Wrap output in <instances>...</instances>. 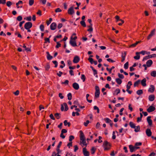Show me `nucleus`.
<instances>
[{"mask_svg": "<svg viewBox=\"0 0 156 156\" xmlns=\"http://www.w3.org/2000/svg\"><path fill=\"white\" fill-rule=\"evenodd\" d=\"M111 146V144L107 141H104L103 146L105 151H108L110 149Z\"/></svg>", "mask_w": 156, "mask_h": 156, "instance_id": "2", "label": "nucleus"}, {"mask_svg": "<svg viewBox=\"0 0 156 156\" xmlns=\"http://www.w3.org/2000/svg\"><path fill=\"white\" fill-rule=\"evenodd\" d=\"M146 80L145 78L143 79L141 81V85L144 87L146 86Z\"/></svg>", "mask_w": 156, "mask_h": 156, "instance_id": "19", "label": "nucleus"}, {"mask_svg": "<svg viewBox=\"0 0 156 156\" xmlns=\"http://www.w3.org/2000/svg\"><path fill=\"white\" fill-rule=\"evenodd\" d=\"M34 0H29V5L30 6H32L34 3Z\"/></svg>", "mask_w": 156, "mask_h": 156, "instance_id": "44", "label": "nucleus"}, {"mask_svg": "<svg viewBox=\"0 0 156 156\" xmlns=\"http://www.w3.org/2000/svg\"><path fill=\"white\" fill-rule=\"evenodd\" d=\"M140 80H138L137 81L135 82L134 84V86L135 87L136 86H138L139 84L140 83Z\"/></svg>", "mask_w": 156, "mask_h": 156, "instance_id": "29", "label": "nucleus"}, {"mask_svg": "<svg viewBox=\"0 0 156 156\" xmlns=\"http://www.w3.org/2000/svg\"><path fill=\"white\" fill-rule=\"evenodd\" d=\"M18 37L20 38H22V37L21 35L18 32L16 33L15 34Z\"/></svg>", "mask_w": 156, "mask_h": 156, "instance_id": "53", "label": "nucleus"}, {"mask_svg": "<svg viewBox=\"0 0 156 156\" xmlns=\"http://www.w3.org/2000/svg\"><path fill=\"white\" fill-rule=\"evenodd\" d=\"M155 29H154L153 30H152L150 34L148 35V37H147V39H149L152 37V36H154L155 35Z\"/></svg>", "mask_w": 156, "mask_h": 156, "instance_id": "9", "label": "nucleus"}, {"mask_svg": "<svg viewBox=\"0 0 156 156\" xmlns=\"http://www.w3.org/2000/svg\"><path fill=\"white\" fill-rule=\"evenodd\" d=\"M96 150L94 147H92L91 149V153L92 154H94L95 153V152Z\"/></svg>", "mask_w": 156, "mask_h": 156, "instance_id": "27", "label": "nucleus"}, {"mask_svg": "<svg viewBox=\"0 0 156 156\" xmlns=\"http://www.w3.org/2000/svg\"><path fill=\"white\" fill-rule=\"evenodd\" d=\"M80 23L81 25L84 27H85L86 26L85 23L83 20H82L80 21Z\"/></svg>", "mask_w": 156, "mask_h": 156, "instance_id": "38", "label": "nucleus"}, {"mask_svg": "<svg viewBox=\"0 0 156 156\" xmlns=\"http://www.w3.org/2000/svg\"><path fill=\"white\" fill-rule=\"evenodd\" d=\"M13 94L15 95H16V96L18 95L19 94V91L18 90H17L16 92H14Z\"/></svg>", "mask_w": 156, "mask_h": 156, "instance_id": "62", "label": "nucleus"}, {"mask_svg": "<svg viewBox=\"0 0 156 156\" xmlns=\"http://www.w3.org/2000/svg\"><path fill=\"white\" fill-rule=\"evenodd\" d=\"M129 125L132 128H135L136 127L135 124L132 122H130L129 123Z\"/></svg>", "mask_w": 156, "mask_h": 156, "instance_id": "24", "label": "nucleus"}, {"mask_svg": "<svg viewBox=\"0 0 156 156\" xmlns=\"http://www.w3.org/2000/svg\"><path fill=\"white\" fill-rule=\"evenodd\" d=\"M155 108L152 106H150L147 110V111L149 113L154 111Z\"/></svg>", "mask_w": 156, "mask_h": 156, "instance_id": "8", "label": "nucleus"}, {"mask_svg": "<svg viewBox=\"0 0 156 156\" xmlns=\"http://www.w3.org/2000/svg\"><path fill=\"white\" fill-rule=\"evenodd\" d=\"M94 110H97V112L98 113H99V110L98 107L96 106H94Z\"/></svg>", "mask_w": 156, "mask_h": 156, "instance_id": "49", "label": "nucleus"}, {"mask_svg": "<svg viewBox=\"0 0 156 156\" xmlns=\"http://www.w3.org/2000/svg\"><path fill=\"white\" fill-rule=\"evenodd\" d=\"M32 26V24L30 22H28L26 23L24 27L26 29H30Z\"/></svg>", "mask_w": 156, "mask_h": 156, "instance_id": "5", "label": "nucleus"}, {"mask_svg": "<svg viewBox=\"0 0 156 156\" xmlns=\"http://www.w3.org/2000/svg\"><path fill=\"white\" fill-rule=\"evenodd\" d=\"M12 5V3L10 1H8L6 3L8 7H10Z\"/></svg>", "mask_w": 156, "mask_h": 156, "instance_id": "50", "label": "nucleus"}, {"mask_svg": "<svg viewBox=\"0 0 156 156\" xmlns=\"http://www.w3.org/2000/svg\"><path fill=\"white\" fill-rule=\"evenodd\" d=\"M80 143L82 144L83 145L85 146L86 147L87 146V144L86 142V139L84 136V134L83 132L81 131H80Z\"/></svg>", "mask_w": 156, "mask_h": 156, "instance_id": "1", "label": "nucleus"}, {"mask_svg": "<svg viewBox=\"0 0 156 156\" xmlns=\"http://www.w3.org/2000/svg\"><path fill=\"white\" fill-rule=\"evenodd\" d=\"M152 63V61L151 60H149L146 62L147 66V67H150L151 66Z\"/></svg>", "mask_w": 156, "mask_h": 156, "instance_id": "18", "label": "nucleus"}, {"mask_svg": "<svg viewBox=\"0 0 156 156\" xmlns=\"http://www.w3.org/2000/svg\"><path fill=\"white\" fill-rule=\"evenodd\" d=\"M150 55H148L147 56H146L145 57H144L143 58V61H144V60H146L148 59L151 58Z\"/></svg>", "mask_w": 156, "mask_h": 156, "instance_id": "42", "label": "nucleus"}, {"mask_svg": "<svg viewBox=\"0 0 156 156\" xmlns=\"http://www.w3.org/2000/svg\"><path fill=\"white\" fill-rule=\"evenodd\" d=\"M49 116L51 119L54 120H55V118L54 117L53 115L52 114H51Z\"/></svg>", "mask_w": 156, "mask_h": 156, "instance_id": "64", "label": "nucleus"}, {"mask_svg": "<svg viewBox=\"0 0 156 156\" xmlns=\"http://www.w3.org/2000/svg\"><path fill=\"white\" fill-rule=\"evenodd\" d=\"M149 100L150 101H153L155 99V96L153 94H151L149 96Z\"/></svg>", "mask_w": 156, "mask_h": 156, "instance_id": "17", "label": "nucleus"}, {"mask_svg": "<svg viewBox=\"0 0 156 156\" xmlns=\"http://www.w3.org/2000/svg\"><path fill=\"white\" fill-rule=\"evenodd\" d=\"M143 93V91L142 90H138L136 91V94L139 95L142 94Z\"/></svg>", "mask_w": 156, "mask_h": 156, "instance_id": "32", "label": "nucleus"}, {"mask_svg": "<svg viewBox=\"0 0 156 156\" xmlns=\"http://www.w3.org/2000/svg\"><path fill=\"white\" fill-rule=\"evenodd\" d=\"M55 11L56 12H60L62 11V10L59 8H58L55 9Z\"/></svg>", "mask_w": 156, "mask_h": 156, "instance_id": "58", "label": "nucleus"}, {"mask_svg": "<svg viewBox=\"0 0 156 156\" xmlns=\"http://www.w3.org/2000/svg\"><path fill=\"white\" fill-rule=\"evenodd\" d=\"M22 20V17L21 16H18L17 18V20L19 21H20Z\"/></svg>", "mask_w": 156, "mask_h": 156, "instance_id": "47", "label": "nucleus"}, {"mask_svg": "<svg viewBox=\"0 0 156 156\" xmlns=\"http://www.w3.org/2000/svg\"><path fill=\"white\" fill-rule=\"evenodd\" d=\"M129 147L130 149V152H133V151H136V150L139 149L140 147H136L135 145L134 146H133L132 145H129Z\"/></svg>", "mask_w": 156, "mask_h": 156, "instance_id": "4", "label": "nucleus"}, {"mask_svg": "<svg viewBox=\"0 0 156 156\" xmlns=\"http://www.w3.org/2000/svg\"><path fill=\"white\" fill-rule=\"evenodd\" d=\"M90 122V121L89 120H87L86 122H84V125L85 126H87V125L88 124H89V123Z\"/></svg>", "mask_w": 156, "mask_h": 156, "instance_id": "59", "label": "nucleus"}, {"mask_svg": "<svg viewBox=\"0 0 156 156\" xmlns=\"http://www.w3.org/2000/svg\"><path fill=\"white\" fill-rule=\"evenodd\" d=\"M80 59L79 57L78 56H76L74 57L73 60V62L74 63H77L79 62Z\"/></svg>", "mask_w": 156, "mask_h": 156, "instance_id": "11", "label": "nucleus"}, {"mask_svg": "<svg viewBox=\"0 0 156 156\" xmlns=\"http://www.w3.org/2000/svg\"><path fill=\"white\" fill-rule=\"evenodd\" d=\"M118 76L120 78H121V79H123L124 77V76H123V75L122 74H120V73H118Z\"/></svg>", "mask_w": 156, "mask_h": 156, "instance_id": "55", "label": "nucleus"}, {"mask_svg": "<svg viewBox=\"0 0 156 156\" xmlns=\"http://www.w3.org/2000/svg\"><path fill=\"white\" fill-rule=\"evenodd\" d=\"M134 131L135 132H136L139 131L140 130V127L139 126L136 127Z\"/></svg>", "mask_w": 156, "mask_h": 156, "instance_id": "37", "label": "nucleus"}, {"mask_svg": "<svg viewBox=\"0 0 156 156\" xmlns=\"http://www.w3.org/2000/svg\"><path fill=\"white\" fill-rule=\"evenodd\" d=\"M136 56H135L134 57V58L135 59L138 60L140 59V55H139L140 53L139 52H136Z\"/></svg>", "mask_w": 156, "mask_h": 156, "instance_id": "20", "label": "nucleus"}, {"mask_svg": "<svg viewBox=\"0 0 156 156\" xmlns=\"http://www.w3.org/2000/svg\"><path fill=\"white\" fill-rule=\"evenodd\" d=\"M81 79L83 80V82H84L85 81L86 78L84 74H82L81 75Z\"/></svg>", "mask_w": 156, "mask_h": 156, "instance_id": "54", "label": "nucleus"}, {"mask_svg": "<svg viewBox=\"0 0 156 156\" xmlns=\"http://www.w3.org/2000/svg\"><path fill=\"white\" fill-rule=\"evenodd\" d=\"M141 42V41H136L135 43H134L131 45V47H135L139 43Z\"/></svg>", "mask_w": 156, "mask_h": 156, "instance_id": "33", "label": "nucleus"}, {"mask_svg": "<svg viewBox=\"0 0 156 156\" xmlns=\"http://www.w3.org/2000/svg\"><path fill=\"white\" fill-rule=\"evenodd\" d=\"M151 76L155 77L156 76V71H153L151 73Z\"/></svg>", "mask_w": 156, "mask_h": 156, "instance_id": "26", "label": "nucleus"}, {"mask_svg": "<svg viewBox=\"0 0 156 156\" xmlns=\"http://www.w3.org/2000/svg\"><path fill=\"white\" fill-rule=\"evenodd\" d=\"M54 41L57 42V45L56 46V48H58L59 47H60L61 44H60L58 42H57V40H54Z\"/></svg>", "mask_w": 156, "mask_h": 156, "instance_id": "30", "label": "nucleus"}, {"mask_svg": "<svg viewBox=\"0 0 156 156\" xmlns=\"http://www.w3.org/2000/svg\"><path fill=\"white\" fill-rule=\"evenodd\" d=\"M55 65V67H56L58 65L57 62L56 61H54L52 62Z\"/></svg>", "mask_w": 156, "mask_h": 156, "instance_id": "61", "label": "nucleus"}, {"mask_svg": "<svg viewBox=\"0 0 156 156\" xmlns=\"http://www.w3.org/2000/svg\"><path fill=\"white\" fill-rule=\"evenodd\" d=\"M92 24L90 25L88 27L89 28L87 30V31H88L92 32L93 31V28L92 27Z\"/></svg>", "mask_w": 156, "mask_h": 156, "instance_id": "34", "label": "nucleus"}, {"mask_svg": "<svg viewBox=\"0 0 156 156\" xmlns=\"http://www.w3.org/2000/svg\"><path fill=\"white\" fill-rule=\"evenodd\" d=\"M95 98H97L99 97L100 89L98 86H96L95 87Z\"/></svg>", "mask_w": 156, "mask_h": 156, "instance_id": "3", "label": "nucleus"}, {"mask_svg": "<svg viewBox=\"0 0 156 156\" xmlns=\"http://www.w3.org/2000/svg\"><path fill=\"white\" fill-rule=\"evenodd\" d=\"M115 18L116 20V22H118L119 21H121V20H122V19H120L118 15L116 16H115Z\"/></svg>", "mask_w": 156, "mask_h": 156, "instance_id": "39", "label": "nucleus"}, {"mask_svg": "<svg viewBox=\"0 0 156 156\" xmlns=\"http://www.w3.org/2000/svg\"><path fill=\"white\" fill-rule=\"evenodd\" d=\"M151 116H148L147 118V120L148 123V125L150 126H151L152 125V121L151 119Z\"/></svg>", "mask_w": 156, "mask_h": 156, "instance_id": "15", "label": "nucleus"}, {"mask_svg": "<svg viewBox=\"0 0 156 156\" xmlns=\"http://www.w3.org/2000/svg\"><path fill=\"white\" fill-rule=\"evenodd\" d=\"M60 113H57L55 114V116L57 119H59L60 118Z\"/></svg>", "mask_w": 156, "mask_h": 156, "instance_id": "31", "label": "nucleus"}, {"mask_svg": "<svg viewBox=\"0 0 156 156\" xmlns=\"http://www.w3.org/2000/svg\"><path fill=\"white\" fill-rule=\"evenodd\" d=\"M146 133L147 135L148 136H150L151 135L152 133L150 129H147L146 131Z\"/></svg>", "mask_w": 156, "mask_h": 156, "instance_id": "14", "label": "nucleus"}, {"mask_svg": "<svg viewBox=\"0 0 156 156\" xmlns=\"http://www.w3.org/2000/svg\"><path fill=\"white\" fill-rule=\"evenodd\" d=\"M127 52L126 51H124V53H122V57L125 58Z\"/></svg>", "mask_w": 156, "mask_h": 156, "instance_id": "51", "label": "nucleus"}, {"mask_svg": "<svg viewBox=\"0 0 156 156\" xmlns=\"http://www.w3.org/2000/svg\"><path fill=\"white\" fill-rule=\"evenodd\" d=\"M62 35L61 34H59L56 35L54 37V39H56L57 38H61Z\"/></svg>", "mask_w": 156, "mask_h": 156, "instance_id": "52", "label": "nucleus"}, {"mask_svg": "<svg viewBox=\"0 0 156 156\" xmlns=\"http://www.w3.org/2000/svg\"><path fill=\"white\" fill-rule=\"evenodd\" d=\"M63 105L65 107V111H67L68 109V107L67 105V104L66 103H64L63 104Z\"/></svg>", "mask_w": 156, "mask_h": 156, "instance_id": "40", "label": "nucleus"}, {"mask_svg": "<svg viewBox=\"0 0 156 156\" xmlns=\"http://www.w3.org/2000/svg\"><path fill=\"white\" fill-rule=\"evenodd\" d=\"M64 125L65 126H66L67 125L69 127L70 126V123L69 122H67V121L66 120H65L64 122Z\"/></svg>", "mask_w": 156, "mask_h": 156, "instance_id": "25", "label": "nucleus"}, {"mask_svg": "<svg viewBox=\"0 0 156 156\" xmlns=\"http://www.w3.org/2000/svg\"><path fill=\"white\" fill-rule=\"evenodd\" d=\"M77 38L76 34H73L71 36L70 39H76Z\"/></svg>", "mask_w": 156, "mask_h": 156, "instance_id": "36", "label": "nucleus"}, {"mask_svg": "<svg viewBox=\"0 0 156 156\" xmlns=\"http://www.w3.org/2000/svg\"><path fill=\"white\" fill-rule=\"evenodd\" d=\"M74 139V137L73 135H71L69 137V141L71 142Z\"/></svg>", "mask_w": 156, "mask_h": 156, "instance_id": "45", "label": "nucleus"}, {"mask_svg": "<svg viewBox=\"0 0 156 156\" xmlns=\"http://www.w3.org/2000/svg\"><path fill=\"white\" fill-rule=\"evenodd\" d=\"M83 152L84 156H89V152L87 151L85 147L83 148Z\"/></svg>", "mask_w": 156, "mask_h": 156, "instance_id": "6", "label": "nucleus"}, {"mask_svg": "<svg viewBox=\"0 0 156 156\" xmlns=\"http://www.w3.org/2000/svg\"><path fill=\"white\" fill-rule=\"evenodd\" d=\"M104 120L107 123H110V122H112V121L108 118H105Z\"/></svg>", "mask_w": 156, "mask_h": 156, "instance_id": "35", "label": "nucleus"}, {"mask_svg": "<svg viewBox=\"0 0 156 156\" xmlns=\"http://www.w3.org/2000/svg\"><path fill=\"white\" fill-rule=\"evenodd\" d=\"M115 81L118 84H120L122 83V80L119 78H118L115 79Z\"/></svg>", "mask_w": 156, "mask_h": 156, "instance_id": "22", "label": "nucleus"}, {"mask_svg": "<svg viewBox=\"0 0 156 156\" xmlns=\"http://www.w3.org/2000/svg\"><path fill=\"white\" fill-rule=\"evenodd\" d=\"M150 87L148 90V91L151 93H153L155 90L154 86L153 85H151Z\"/></svg>", "mask_w": 156, "mask_h": 156, "instance_id": "16", "label": "nucleus"}, {"mask_svg": "<svg viewBox=\"0 0 156 156\" xmlns=\"http://www.w3.org/2000/svg\"><path fill=\"white\" fill-rule=\"evenodd\" d=\"M68 99L69 100H70L72 99V95L71 93H69L67 95Z\"/></svg>", "mask_w": 156, "mask_h": 156, "instance_id": "41", "label": "nucleus"}, {"mask_svg": "<svg viewBox=\"0 0 156 156\" xmlns=\"http://www.w3.org/2000/svg\"><path fill=\"white\" fill-rule=\"evenodd\" d=\"M127 90L126 91L128 92L129 94H131L132 93V91L130 90H129L130 88L131 87L129 86V85H126Z\"/></svg>", "mask_w": 156, "mask_h": 156, "instance_id": "23", "label": "nucleus"}, {"mask_svg": "<svg viewBox=\"0 0 156 156\" xmlns=\"http://www.w3.org/2000/svg\"><path fill=\"white\" fill-rule=\"evenodd\" d=\"M88 60L89 61V62H90L91 64H93V62L94 60H93V59L92 58L89 57L88 58Z\"/></svg>", "mask_w": 156, "mask_h": 156, "instance_id": "48", "label": "nucleus"}, {"mask_svg": "<svg viewBox=\"0 0 156 156\" xmlns=\"http://www.w3.org/2000/svg\"><path fill=\"white\" fill-rule=\"evenodd\" d=\"M69 43L73 46L75 47L77 46L75 40H70Z\"/></svg>", "mask_w": 156, "mask_h": 156, "instance_id": "13", "label": "nucleus"}, {"mask_svg": "<svg viewBox=\"0 0 156 156\" xmlns=\"http://www.w3.org/2000/svg\"><path fill=\"white\" fill-rule=\"evenodd\" d=\"M50 67V65L49 63H47L46 65L45 66V68L46 71H48Z\"/></svg>", "mask_w": 156, "mask_h": 156, "instance_id": "28", "label": "nucleus"}, {"mask_svg": "<svg viewBox=\"0 0 156 156\" xmlns=\"http://www.w3.org/2000/svg\"><path fill=\"white\" fill-rule=\"evenodd\" d=\"M128 66H129V62H127L124 64V68L126 69H127L128 68Z\"/></svg>", "mask_w": 156, "mask_h": 156, "instance_id": "43", "label": "nucleus"}, {"mask_svg": "<svg viewBox=\"0 0 156 156\" xmlns=\"http://www.w3.org/2000/svg\"><path fill=\"white\" fill-rule=\"evenodd\" d=\"M57 27V24L56 23H52L50 25V29L51 30H55Z\"/></svg>", "mask_w": 156, "mask_h": 156, "instance_id": "10", "label": "nucleus"}, {"mask_svg": "<svg viewBox=\"0 0 156 156\" xmlns=\"http://www.w3.org/2000/svg\"><path fill=\"white\" fill-rule=\"evenodd\" d=\"M52 20V19L51 18H50L49 20H47L46 23L48 25L50 24Z\"/></svg>", "mask_w": 156, "mask_h": 156, "instance_id": "46", "label": "nucleus"}, {"mask_svg": "<svg viewBox=\"0 0 156 156\" xmlns=\"http://www.w3.org/2000/svg\"><path fill=\"white\" fill-rule=\"evenodd\" d=\"M74 13V11L73 9V7H70L68 10V13L69 15H72Z\"/></svg>", "mask_w": 156, "mask_h": 156, "instance_id": "7", "label": "nucleus"}, {"mask_svg": "<svg viewBox=\"0 0 156 156\" xmlns=\"http://www.w3.org/2000/svg\"><path fill=\"white\" fill-rule=\"evenodd\" d=\"M46 53L47 54V58L48 59L50 60L52 58V56L50 55L48 52H47Z\"/></svg>", "mask_w": 156, "mask_h": 156, "instance_id": "21", "label": "nucleus"}, {"mask_svg": "<svg viewBox=\"0 0 156 156\" xmlns=\"http://www.w3.org/2000/svg\"><path fill=\"white\" fill-rule=\"evenodd\" d=\"M74 151L76 152L78 149V146L77 145H75L74 146Z\"/></svg>", "mask_w": 156, "mask_h": 156, "instance_id": "60", "label": "nucleus"}, {"mask_svg": "<svg viewBox=\"0 0 156 156\" xmlns=\"http://www.w3.org/2000/svg\"><path fill=\"white\" fill-rule=\"evenodd\" d=\"M40 2L42 4L45 5L46 2V0H40Z\"/></svg>", "mask_w": 156, "mask_h": 156, "instance_id": "56", "label": "nucleus"}, {"mask_svg": "<svg viewBox=\"0 0 156 156\" xmlns=\"http://www.w3.org/2000/svg\"><path fill=\"white\" fill-rule=\"evenodd\" d=\"M72 86L73 88L76 90H78L79 88V86L78 84L76 83H73Z\"/></svg>", "mask_w": 156, "mask_h": 156, "instance_id": "12", "label": "nucleus"}, {"mask_svg": "<svg viewBox=\"0 0 156 156\" xmlns=\"http://www.w3.org/2000/svg\"><path fill=\"white\" fill-rule=\"evenodd\" d=\"M142 144L141 142H137L135 144V145L137 147V146L141 145Z\"/></svg>", "mask_w": 156, "mask_h": 156, "instance_id": "63", "label": "nucleus"}, {"mask_svg": "<svg viewBox=\"0 0 156 156\" xmlns=\"http://www.w3.org/2000/svg\"><path fill=\"white\" fill-rule=\"evenodd\" d=\"M40 28L42 31L44 30V27L43 25H41L40 26Z\"/></svg>", "mask_w": 156, "mask_h": 156, "instance_id": "57", "label": "nucleus"}]
</instances>
